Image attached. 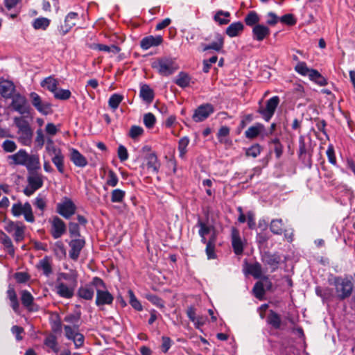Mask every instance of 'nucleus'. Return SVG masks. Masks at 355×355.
<instances>
[{
	"label": "nucleus",
	"instance_id": "dca6fc26",
	"mask_svg": "<svg viewBox=\"0 0 355 355\" xmlns=\"http://www.w3.org/2000/svg\"><path fill=\"white\" fill-rule=\"evenodd\" d=\"M114 300L113 295L106 289H98L96 293V304L98 306L110 305Z\"/></svg>",
	"mask_w": 355,
	"mask_h": 355
},
{
	"label": "nucleus",
	"instance_id": "6ab92c4d",
	"mask_svg": "<svg viewBox=\"0 0 355 355\" xmlns=\"http://www.w3.org/2000/svg\"><path fill=\"white\" fill-rule=\"evenodd\" d=\"M262 261L264 264L268 265L271 268V272L275 271L281 261V257L277 254H271L266 252L263 256Z\"/></svg>",
	"mask_w": 355,
	"mask_h": 355
},
{
	"label": "nucleus",
	"instance_id": "8fccbe9b",
	"mask_svg": "<svg viewBox=\"0 0 355 355\" xmlns=\"http://www.w3.org/2000/svg\"><path fill=\"white\" fill-rule=\"evenodd\" d=\"M189 144V139L187 137H184L179 140L178 150L180 157L183 159L187 152V148Z\"/></svg>",
	"mask_w": 355,
	"mask_h": 355
},
{
	"label": "nucleus",
	"instance_id": "5fc2aeb1",
	"mask_svg": "<svg viewBox=\"0 0 355 355\" xmlns=\"http://www.w3.org/2000/svg\"><path fill=\"white\" fill-rule=\"evenodd\" d=\"M33 205L41 211V215L43 214L44 211L45 210L46 207V198L44 196H42L40 194L38 195L34 202Z\"/></svg>",
	"mask_w": 355,
	"mask_h": 355
},
{
	"label": "nucleus",
	"instance_id": "6e6d98bb",
	"mask_svg": "<svg viewBox=\"0 0 355 355\" xmlns=\"http://www.w3.org/2000/svg\"><path fill=\"white\" fill-rule=\"evenodd\" d=\"M143 121L147 128H152L156 123V118L153 113L148 112L144 115Z\"/></svg>",
	"mask_w": 355,
	"mask_h": 355
},
{
	"label": "nucleus",
	"instance_id": "4be33fe9",
	"mask_svg": "<svg viewBox=\"0 0 355 355\" xmlns=\"http://www.w3.org/2000/svg\"><path fill=\"white\" fill-rule=\"evenodd\" d=\"M8 299L10 300V306L15 313L19 311V302L17 299V295L15 288L12 285L10 284L6 291Z\"/></svg>",
	"mask_w": 355,
	"mask_h": 355
},
{
	"label": "nucleus",
	"instance_id": "4d7b16f0",
	"mask_svg": "<svg viewBox=\"0 0 355 355\" xmlns=\"http://www.w3.org/2000/svg\"><path fill=\"white\" fill-rule=\"evenodd\" d=\"M53 95L56 99L65 101L71 97V93L69 89H57Z\"/></svg>",
	"mask_w": 355,
	"mask_h": 355
},
{
	"label": "nucleus",
	"instance_id": "7ed1b4c3",
	"mask_svg": "<svg viewBox=\"0 0 355 355\" xmlns=\"http://www.w3.org/2000/svg\"><path fill=\"white\" fill-rule=\"evenodd\" d=\"M295 70L302 76H308L311 81L320 86L327 85V79L318 70L309 68L304 62H298L295 67Z\"/></svg>",
	"mask_w": 355,
	"mask_h": 355
},
{
	"label": "nucleus",
	"instance_id": "f03ea898",
	"mask_svg": "<svg viewBox=\"0 0 355 355\" xmlns=\"http://www.w3.org/2000/svg\"><path fill=\"white\" fill-rule=\"evenodd\" d=\"M330 284L334 286L335 297L339 300L349 297L353 291V284L348 277H334Z\"/></svg>",
	"mask_w": 355,
	"mask_h": 355
},
{
	"label": "nucleus",
	"instance_id": "72a5a7b5",
	"mask_svg": "<svg viewBox=\"0 0 355 355\" xmlns=\"http://www.w3.org/2000/svg\"><path fill=\"white\" fill-rule=\"evenodd\" d=\"M216 40L211 44L204 45L203 51H207L211 49L218 52L220 51L223 48L224 40L223 36L220 34H216Z\"/></svg>",
	"mask_w": 355,
	"mask_h": 355
},
{
	"label": "nucleus",
	"instance_id": "4468645a",
	"mask_svg": "<svg viewBox=\"0 0 355 355\" xmlns=\"http://www.w3.org/2000/svg\"><path fill=\"white\" fill-rule=\"evenodd\" d=\"M231 237L234 252L236 255L242 254L243 252V243L241 241L239 231L236 227L232 228Z\"/></svg>",
	"mask_w": 355,
	"mask_h": 355
},
{
	"label": "nucleus",
	"instance_id": "37998d69",
	"mask_svg": "<svg viewBox=\"0 0 355 355\" xmlns=\"http://www.w3.org/2000/svg\"><path fill=\"white\" fill-rule=\"evenodd\" d=\"M270 230L277 235H281L284 231L283 230V221L282 219H273L270 224Z\"/></svg>",
	"mask_w": 355,
	"mask_h": 355
},
{
	"label": "nucleus",
	"instance_id": "c756f323",
	"mask_svg": "<svg viewBox=\"0 0 355 355\" xmlns=\"http://www.w3.org/2000/svg\"><path fill=\"white\" fill-rule=\"evenodd\" d=\"M244 26L242 22L237 21L232 23L226 29V34L230 37H234L238 36L243 32Z\"/></svg>",
	"mask_w": 355,
	"mask_h": 355
},
{
	"label": "nucleus",
	"instance_id": "6e6552de",
	"mask_svg": "<svg viewBox=\"0 0 355 355\" xmlns=\"http://www.w3.org/2000/svg\"><path fill=\"white\" fill-rule=\"evenodd\" d=\"M33 106L42 114L48 115L52 112L51 103L44 101L36 92H31L29 94Z\"/></svg>",
	"mask_w": 355,
	"mask_h": 355
},
{
	"label": "nucleus",
	"instance_id": "2eb2a0df",
	"mask_svg": "<svg viewBox=\"0 0 355 355\" xmlns=\"http://www.w3.org/2000/svg\"><path fill=\"white\" fill-rule=\"evenodd\" d=\"M55 290L56 293L61 297L70 299L73 296L74 288L67 286L62 282H59V279L57 281Z\"/></svg>",
	"mask_w": 355,
	"mask_h": 355
},
{
	"label": "nucleus",
	"instance_id": "5701e85b",
	"mask_svg": "<svg viewBox=\"0 0 355 355\" xmlns=\"http://www.w3.org/2000/svg\"><path fill=\"white\" fill-rule=\"evenodd\" d=\"M28 153L24 149H20L17 153L9 155L8 159L12 160V164L15 165L24 166L26 164Z\"/></svg>",
	"mask_w": 355,
	"mask_h": 355
},
{
	"label": "nucleus",
	"instance_id": "864d4df0",
	"mask_svg": "<svg viewBox=\"0 0 355 355\" xmlns=\"http://www.w3.org/2000/svg\"><path fill=\"white\" fill-rule=\"evenodd\" d=\"M263 128V125L259 124L257 126L250 127L245 132V135L248 139L255 138L260 133L261 129Z\"/></svg>",
	"mask_w": 355,
	"mask_h": 355
},
{
	"label": "nucleus",
	"instance_id": "ddd939ff",
	"mask_svg": "<svg viewBox=\"0 0 355 355\" xmlns=\"http://www.w3.org/2000/svg\"><path fill=\"white\" fill-rule=\"evenodd\" d=\"M78 16V13L74 12H71L66 16L64 24L61 25L59 28V32L61 35H65L76 25Z\"/></svg>",
	"mask_w": 355,
	"mask_h": 355
},
{
	"label": "nucleus",
	"instance_id": "b1692460",
	"mask_svg": "<svg viewBox=\"0 0 355 355\" xmlns=\"http://www.w3.org/2000/svg\"><path fill=\"white\" fill-rule=\"evenodd\" d=\"M266 322L275 329H279L282 324L281 315L273 310H269Z\"/></svg>",
	"mask_w": 355,
	"mask_h": 355
},
{
	"label": "nucleus",
	"instance_id": "a18cd8bd",
	"mask_svg": "<svg viewBox=\"0 0 355 355\" xmlns=\"http://www.w3.org/2000/svg\"><path fill=\"white\" fill-rule=\"evenodd\" d=\"M230 16L229 12H225L223 10H218L214 15V20L220 25L227 24L230 22V19H227Z\"/></svg>",
	"mask_w": 355,
	"mask_h": 355
},
{
	"label": "nucleus",
	"instance_id": "e433bc0d",
	"mask_svg": "<svg viewBox=\"0 0 355 355\" xmlns=\"http://www.w3.org/2000/svg\"><path fill=\"white\" fill-rule=\"evenodd\" d=\"M58 82L56 79L53 78L52 76H49L47 78H45L42 82H41V86L42 87L46 88L49 92L54 94L55 92H56V89H58Z\"/></svg>",
	"mask_w": 355,
	"mask_h": 355
},
{
	"label": "nucleus",
	"instance_id": "412c9836",
	"mask_svg": "<svg viewBox=\"0 0 355 355\" xmlns=\"http://www.w3.org/2000/svg\"><path fill=\"white\" fill-rule=\"evenodd\" d=\"M15 87L12 82L3 80L0 82V94L4 98H10L12 96Z\"/></svg>",
	"mask_w": 355,
	"mask_h": 355
},
{
	"label": "nucleus",
	"instance_id": "1a4fd4ad",
	"mask_svg": "<svg viewBox=\"0 0 355 355\" xmlns=\"http://www.w3.org/2000/svg\"><path fill=\"white\" fill-rule=\"evenodd\" d=\"M49 222L51 225L50 234L53 239H58L66 233L67 225L58 216H53Z\"/></svg>",
	"mask_w": 355,
	"mask_h": 355
},
{
	"label": "nucleus",
	"instance_id": "bf43d9fd",
	"mask_svg": "<svg viewBox=\"0 0 355 355\" xmlns=\"http://www.w3.org/2000/svg\"><path fill=\"white\" fill-rule=\"evenodd\" d=\"M69 232L71 237H80V232L79 224L74 222H69Z\"/></svg>",
	"mask_w": 355,
	"mask_h": 355
},
{
	"label": "nucleus",
	"instance_id": "49530a36",
	"mask_svg": "<svg viewBox=\"0 0 355 355\" xmlns=\"http://www.w3.org/2000/svg\"><path fill=\"white\" fill-rule=\"evenodd\" d=\"M53 250L55 257L61 259L66 256V250L62 241H57L53 246Z\"/></svg>",
	"mask_w": 355,
	"mask_h": 355
},
{
	"label": "nucleus",
	"instance_id": "20e7f679",
	"mask_svg": "<svg viewBox=\"0 0 355 355\" xmlns=\"http://www.w3.org/2000/svg\"><path fill=\"white\" fill-rule=\"evenodd\" d=\"M14 123L18 128L19 141L24 146H31L33 133L28 122L21 117H15Z\"/></svg>",
	"mask_w": 355,
	"mask_h": 355
},
{
	"label": "nucleus",
	"instance_id": "ea45409f",
	"mask_svg": "<svg viewBox=\"0 0 355 355\" xmlns=\"http://www.w3.org/2000/svg\"><path fill=\"white\" fill-rule=\"evenodd\" d=\"M51 161L57 168L58 172L61 174L64 173V155L63 153L54 155L51 158Z\"/></svg>",
	"mask_w": 355,
	"mask_h": 355
},
{
	"label": "nucleus",
	"instance_id": "aec40b11",
	"mask_svg": "<svg viewBox=\"0 0 355 355\" xmlns=\"http://www.w3.org/2000/svg\"><path fill=\"white\" fill-rule=\"evenodd\" d=\"M69 150L70 160L76 166L83 168L87 165L88 162L86 157L83 155L77 149L72 148Z\"/></svg>",
	"mask_w": 355,
	"mask_h": 355
},
{
	"label": "nucleus",
	"instance_id": "2f4dec72",
	"mask_svg": "<svg viewBox=\"0 0 355 355\" xmlns=\"http://www.w3.org/2000/svg\"><path fill=\"white\" fill-rule=\"evenodd\" d=\"M140 97L146 103H151L154 99V92L148 85L144 84L140 87Z\"/></svg>",
	"mask_w": 355,
	"mask_h": 355
},
{
	"label": "nucleus",
	"instance_id": "f257e3e1",
	"mask_svg": "<svg viewBox=\"0 0 355 355\" xmlns=\"http://www.w3.org/2000/svg\"><path fill=\"white\" fill-rule=\"evenodd\" d=\"M150 65L158 74L166 77L173 75L179 69L176 59L166 55L154 58Z\"/></svg>",
	"mask_w": 355,
	"mask_h": 355
},
{
	"label": "nucleus",
	"instance_id": "9b49d317",
	"mask_svg": "<svg viewBox=\"0 0 355 355\" xmlns=\"http://www.w3.org/2000/svg\"><path fill=\"white\" fill-rule=\"evenodd\" d=\"M214 111L211 104L206 103L200 105L194 112L192 119L195 122H200L207 119Z\"/></svg>",
	"mask_w": 355,
	"mask_h": 355
},
{
	"label": "nucleus",
	"instance_id": "f704fd0d",
	"mask_svg": "<svg viewBox=\"0 0 355 355\" xmlns=\"http://www.w3.org/2000/svg\"><path fill=\"white\" fill-rule=\"evenodd\" d=\"M92 48L94 50L111 53L113 55L119 53L121 51V49L118 46L114 44L107 46L103 44H93L92 45Z\"/></svg>",
	"mask_w": 355,
	"mask_h": 355
},
{
	"label": "nucleus",
	"instance_id": "13d9d810",
	"mask_svg": "<svg viewBox=\"0 0 355 355\" xmlns=\"http://www.w3.org/2000/svg\"><path fill=\"white\" fill-rule=\"evenodd\" d=\"M119 182V178L114 171L110 170L108 171L107 179L106 184L112 187H116Z\"/></svg>",
	"mask_w": 355,
	"mask_h": 355
},
{
	"label": "nucleus",
	"instance_id": "423d86ee",
	"mask_svg": "<svg viewBox=\"0 0 355 355\" xmlns=\"http://www.w3.org/2000/svg\"><path fill=\"white\" fill-rule=\"evenodd\" d=\"M279 96H275L266 101V107L260 106L258 112L266 121H269L275 114L279 103Z\"/></svg>",
	"mask_w": 355,
	"mask_h": 355
},
{
	"label": "nucleus",
	"instance_id": "4c0bfd02",
	"mask_svg": "<svg viewBox=\"0 0 355 355\" xmlns=\"http://www.w3.org/2000/svg\"><path fill=\"white\" fill-rule=\"evenodd\" d=\"M44 344L49 348H50L53 352L58 353L59 347L57 340V338L53 334H49L47 336L44 341Z\"/></svg>",
	"mask_w": 355,
	"mask_h": 355
},
{
	"label": "nucleus",
	"instance_id": "338daca9",
	"mask_svg": "<svg viewBox=\"0 0 355 355\" xmlns=\"http://www.w3.org/2000/svg\"><path fill=\"white\" fill-rule=\"evenodd\" d=\"M280 21L288 26H293L296 24L297 20L292 14H286L279 19Z\"/></svg>",
	"mask_w": 355,
	"mask_h": 355
},
{
	"label": "nucleus",
	"instance_id": "c9c22d12",
	"mask_svg": "<svg viewBox=\"0 0 355 355\" xmlns=\"http://www.w3.org/2000/svg\"><path fill=\"white\" fill-rule=\"evenodd\" d=\"M160 164L155 153H150L147 156V167L154 173H157Z\"/></svg>",
	"mask_w": 355,
	"mask_h": 355
},
{
	"label": "nucleus",
	"instance_id": "a878e982",
	"mask_svg": "<svg viewBox=\"0 0 355 355\" xmlns=\"http://www.w3.org/2000/svg\"><path fill=\"white\" fill-rule=\"evenodd\" d=\"M43 175L37 172L31 173L27 178L28 184L35 189L42 187L44 184Z\"/></svg>",
	"mask_w": 355,
	"mask_h": 355
},
{
	"label": "nucleus",
	"instance_id": "bb28decb",
	"mask_svg": "<svg viewBox=\"0 0 355 355\" xmlns=\"http://www.w3.org/2000/svg\"><path fill=\"white\" fill-rule=\"evenodd\" d=\"M21 301L23 306L30 311H35L33 309L34 305V297L27 290H23L20 293Z\"/></svg>",
	"mask_w": 355,
	"mask_h": 355
},
{
	"label": "nucleus",
	"instance_id": "774afa93",
	"mask_svg": "<svg viewBox=\"0 0 355 355\" xmlns=\"http://www.w3.org/2000/svg\"><path fill=\"white\" fill-rule=\"evenodd\" d=\"M205 252L208 259H214L216 257L215 245L212 244V241H207Z\"/></svg>",
	"mask_w": 355,
	"mask_h": 355
},
{
	"label": "nucleus",
	"instance_id": "c85d7f7f",
	"mask_svg": "<svg viewBox=\"0 0 355 355\" xmlns=\"http://www.w3.org/2000/svg\"><path fill=\"white\" fill-rule=\"evenodd\" d=\"M37 268L42 270L43 275L46 277H49L53 272L51 261L50 258L47 256L40 260Z\"/></svg>",
	"mask_w": 355,
	"mask_h": 355
},
{
	"label": "nucleus",
	"instance_id": "9d476101",
	"mask_svg": "<svg viewBox=\"0 0 355 355\" xmlns=\"http://www.w3.org/2000/svg\"><path fill=\"white\" fill-rule=\"evenodd\" d=\"M11 107L12 109L20 114H28L30 113V106L28 105L26 98L17 94L12 96Z\"/></svg>",
	"mask_w": 355,
	"mask_h": 355
},
{
	"label": "nucleus",
	"instance_id": "473e14b6",
	"mask_svg": "<svg viewBox=\"0 0 355 355\" xmlns=\"http://www.w3.org/2000/svg\"><path fill=\"white\" fill-rule=\"evenodd\" d=\"M77 295L79 297L83 298L86 300H92L94 295V291L92 286L87 284L83 286H80L77 292Z\"/></svg>",
	"mask_w": 355,
	"mask_h": 355
},
{
	"label": "nucleus",
	"instance_id": "c03bdc74",
	"mask_svg": "<svg viewBox=\"0 0 355 355\" xmlns=\"http://www.w3.org/2000/svg\"><path fill=\"white\" fill-rule=\"evenodd\" d=\"M50 21V19L48 18L38 17L33 21V26L36 30H46L49 27Z\"/></svg>",
	"mask_w": 355,
	"mask_h": 355
},
{
	"label": "nucleus",
	"instance_id": "0eeeda50",
	"mask_svg": "<svg viewBox=\"0 0 355 355\" xmlns=\"http://www.w3.org/2000/svg\"><path fill=\"white\" fill-rule=\"evenodd\" d=\"M76 206L69 198L64 197L61 202L56 205V211L65 219L70 218L75 214Z\"/></svg>",
	"mask_w": 355,
	"mask_h": 355
},
{
	"label": "nucleus",
	"instance_id": "58836bf2",
	"mask_svg": "<svg viewBox=\"0 0 355 355\" xmlns=\"http://www.w3.org/2000/svg\"><path fill=\"white\" fill-rule=\"evenodd\" d=\"M191 81V78L188 73L185 72H180L177 76L176 78L174 80V83L182 88H184L189 85Z\"/></svg>",
	"mask_w": 355,
	"mask_h": 355
},
{
	"label": "nucleus",
	"instance_id": "f3484780",
	"mask_svg": "<svg viewBox=\"0 0 355 355\" xmlns=\"http://www.w3.org/2000/svg\"><path fill=\"white\" fill-rule=\"evenodd\" d=\"M270 34V28L263 24H259L252 28V37L256 41L261 42Z\"/></svg>",
	"mask_w": 355,
	"mask_h": 355
},
{
	"label": "nucleus",
	"instance_id": "79ce46f5",
	"mask_svg": "<svg viewBox=\"0 0 355 355\" xmlns=\"http://www.w3.org/2000/svg\"><path fill=\"white\" fill-rule=\"evenodd\" d=\"M124 96L119 94H114L111 95L108 100V105L113 110L115 111L120 103L123 101Z\"/></svg>",
	"mask_w": 355,
	"mask_h": 355
},
{
	"label": "nucleus",
	"instance_id": "393cba45",
	"mask_svg": "<svg viewBox=\"0 0 355 355\" xmlns=\"http://www.w3.org/2000/svg\"><path fill=\"white\" fill-rule=\"evenodd\" d=\"M247 272L253 276L255 279L261 278L263 280L266 281L268 279L266 276L262 277V268L259 262L248 264Z\"/></svg>",
	"mask_w": 355,
	"mask_h": 355
},
{
	"label": "nucleus",
	"instance_id": "09e8293b",
	"mask_svg": "<svg viewBox=\"0 0 355 355\" xmlns=\"http://www.w3.org/2000/svg\"><path fill=\"white\" fill-rule=\"evenodd\" d=\"M25 234V226L20 223V224L17 226V227L13 232V237L15 241L17 243L21 242L24 239Z\"/></svg>",
	"mask_w": 355,
	"mask_h": 355
},
{
	"label": "nucleus",
	"instance_id": "7c9ffc66",
	"mask_svg": "<svg viewBox=\"0 0 355 355\" xmlns=\"http://www.w3.org/2000/svg\"><path fill=\"white\" fill-rule=\"evenodd\" d=\"M0 241L3 245L7 252L11 256L14 257L15 254V250L13 246L11 239L6 234L3 232L0 233Z\"/></svg>",
	"mask_w": 355,
	"mask_h": 355
},
{
	"label": "nucleus",
	"instance_id": "f8f14e48",
	"mask_svg": "<svg viewBox=\"0 0 355 355\" xmlns=\"http://www.w3.org/2000/svg\"><path fill=\"white\" fill-rule=\"evenodd\" d=\"M70 250L69 252V257L73 260L77 261L82 249L85 245V241L83 239H72L69 243Z\"/></svg>",
	"mask_w": 355,
	"mask_h": 355
},
{
	"label": "nucleus",
	"instance_id": "603ef678",
	"mask_svg": "<svg viewBox=\"0 0 355 355\" xmlns=\"http://www.w3.org/2000/svg\"><path fill=\"white\" fill-rule=\"evenodd\" d=\"M252 293L256 298L260 300H263L265 295V290L263 283L261 282H257L252 288Z\"/></svg>",
	"mask_w": 355,
	"mask_h": 355
},
{
	"label": "nucleus",
	"instance_id": "de8ad7c7",
	"mask_svg": "<svg viewBox=\"0 0 355 355\" xmlns=\"http://www.w3.org/2000/svg\"><path fill=\"white\" fill-rule=\"evenodd\" d=\"M125 192L120 189H114L111 193V201L114 203H121L123 201Z\"/></svg>",
	"mask_w": 355,
	"mask_h": 355
},
{
	"label": "nucleus",
	"instance_id": "a211bd4d",
	"mask_svg": "<svg viewBox=\"0 0 355 355\" xmlns=\"http://www.w3.org/2000/svg\"><path fill=\"white\" fill-rule=\"evenodd\" d=\"M163 42L162 37L157 36H147L144 37L140 42V46L144 50H147L153 46H157Z\"/></svg>",
	"mask_w": 355,
	"mask_h": 355
},
{
	"label": "nucleus",
	"instance_id": "e2e57ef3",
	"mask_svg": "<svg viewBox=\"0 0 355 355\" xmlns=\"http://www.w3.org/2000/svg\"><path fill=\"white\" fill-rule=\"evenodd\" d=\"M46 150L50 154V155H53V156L62 153L60 148H57L54 145V144L51 139L48 140V144L46 146Z\"/></svg>",
	"mask_w": 355,
	"mask_h": 355
},
{
	"label": "nucleus",
	"instance_id": "0e129e2a",
	"mask_svg": "<svg viewBox=\"0 0 355 355\" xmlns=\"http://www.w3.org/2000/svg\"><path fill=\"white\" fill-rule=\"evenodd\" d=\"M80 311H76L73 313L68 314L67 315L64 320L67 322L71 323V324H76L79 322L80 319Z\"/></svg>",
	"mask_w": 355,
	"mask_h": 355
},
{
	"label": "nucleus",
	"instance_id": "a19ab883",
	"mask_svg": "<svg viewBox=\"0 0 355 355\" xmlns=\"http://www.w3.org/2000/svg\"><path fill=\"white\" fill-rule=\"evenodd\" d=\"M260 17L255 11H250L245 17L244 21L248 26L254 27L259 24Z\"/></svg>",
	"mask_w": 355,
	"mask_h": 355
},
{
	"label": "nucleus",
	"instance_id": "cd10ccee",
	"mask_svg": "<svg viewBox=\"0 0 355 355\" xmlns=\"http://www.w3.org/2000/svg\"><path fill=\"white\" fill-rule=\"evenodd\" d=\"M24 166L30 173L36 172V171L40 168L39 156L37 155H29L27 158L26 164Z\"/></svg>",
	"mask_w": 355,
	"mask_h": 355
},
{
	"label": "nucleus",
	"instance_id": "3c124183",
	"mask_svg": "<svg viewBox=\"0 0 355 355\" xmlns=\"http://www.w3.org/2000/svg\"><path fill=\"white\" fill-rule=\"evenodd\" d=\"M130 300L129 303L132 306L133 309H135L136 311H141L143 310V306L141 304V302L137 300L136 297L134 292L132 290H129L128 291Z\"/></svg>",
	"mask_w": 355,
	"mask_h": 355
},
{
	"label": "nucleus",
	"instance_id": "69168bd1",
	"mask_svg": "<svg viewBox=\"0 0 355 355\" xmlns=\"http://www.w3.org/2000/svg\"><path fill=\"white\" fill-rule=\"evenodd\" d=\"M17 144L12 140H5L2 144V148L6 153H12L17 149Z\"/></svg>",
	"mask_w": 355,
	"mask_h": 355
},
{
	"label": "nucleus",
	"instance_id": "39448f33",
	"mask_svg": "<svg viewBox=\"0 0 355 355\" xmlns=\"http://www.w3.org/2000/svg\"><path fill=\"white\" fill-rule=\"evenodd\" d=\"M11 212L16 217L24 215V219L28 223H33L35 222L33 209L28 202H25L24 205L21 202L13 204Z\"/></svg>",
	"mask_w": 355,
	"mask_h": 355
},
{
	"label": "nucleus",
	"instance_id": "680f3d73",
	"mask_svg": "<svg viewBox=\"0 0 355 355\" xmlns=\"http://www.w3.org/2000/svg\"><path fill=\"white\" fill-rule=\"evenodd\" d=\"M261 153V146L254 144L246 150L245 154L248 157H257Z\"/></svg>",
	"mask_w": 355,
	"mask_h": 355
},
{
	"label": "nucleus",
	"instance_id": "052dcab7",
	"mask_svg": "<svg viewBox=\"0 0 355 355\" xmlns=\"http://www.w3.org/2000/svg\"><path fill=\"white\" fill-rule=\"evenodd\" d=\"M144 134V129L141 126L132 125L129 131V137L132 139H136L138 137Z\"/></svg>",
	"mask_w": 355,
	"mask_h": 355
}]
</instances>
